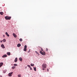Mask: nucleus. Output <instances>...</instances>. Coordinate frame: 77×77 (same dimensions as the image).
I'll use <instances>...</instances> for the list:
<instances>
[{"label": "nucleus", "instance_id": "nucleus-1", "mask_svg": "<svg viewBox=\"0 0 77 77\" xmlns=\"http://www.w3.org/2000/svg\"><path fill=\"white\" fill-rule=\"evenodd\" d=\"M47 68V65L46 64L43 63L42 66V70H45V69Z\"/></svg>", "mask_w": 77, "mask_h": 77}, {"label": "nucleus", "instance_id": "nucleus-2", "mask_svg": "<svg viewBox=\"0 0 77 77\" xmlns=\"http://www.w3.org/2000/svg\"><path fill=\"white\" fill-rule=\"evenodd\" d=\"M11 17H9L8 16H5V19H6L7 20H10L11 19Z\"/></svg>", "mask_w": 77, "mask_h": 77}, {"label": "nucleus", "instance_id": "nucleus-3", "mask_svg": "<svg viewBox=\"0 0 77 77\" xmlns=\"http://www.w3.org/2000/svg\"><path fill=\"white\" fill-rule=\"evenodd\" d=\"M40 54H42V55H45V52H44V51H43V52L42 51H40Z\"/></svg>", "mask_w": 77, "mask_h": 77}, {"label": "nucleus", "instance_id": "nucleus-4", "mask_svg": "<svg viewBox=\"0 0 77 77\" xmlns=\"http://www.w3.org/2000/svg\"><path fill=\"white\" fill-rule=\"evenodd\" d=\"M26 48H27V46L26 45H25L24 46V48L23 49V51H26Z\"/></svg>", "mask_w": 77, "mask_h": 77}, {"label": "nucleus", "instance_id": "nucleus-5", "mask_svg": "<svg viewBox=\"0 0 77 77\" xmlns=\"http://www.w3.org/2000/svg\"><path fill=\"white\" fill-rule=\"evenodd\" d=\"M1 48H2L3 49H4L5 48V47L4 46V44H2L1 45Z\"/></svg>", "mask_w": 77, "mask_h": 77}, {"label": "nucleus", "instance_id": "nucleus-6", "mask_svg": "<svg viewBox=\"0 0 77 77\" xmlns=\"http://www.w3.org/2000/svg\"><path fill=\"white\" fill-rule=\"evenodd\" d=\"M13 36H14V37H15V38H16L17 37V35L14 33H13Z\"/></svg>", "mask_w": 77, "mask_h": 77}, {"label": "nucleus", "instance_id": "nucleus-7", "mask_svg": "<svg viewBox=\"0 0 77 77\" xmlns=\"http://www.w3.org/2000/svg\"><path fill=\"white\" fill-rule=\"evenodd\" d=\"M13 72H11V73H9L8 76H12L11 75L12 74Z\"/></svg>", "mask_w": 77, "mask_h": 77}, {"label": "nucleus", "instance_id": "nucleus-8", "mask_svg": "<svg viewBox=\"0 0 77 77\" xmlns=\"http://www.w3.org/2000/svg\"><path fill=\"white\" fill-rule=\"evenodd\" d=\"M18 61V58L17 57L15 58L14 61L15 62H17Z\"/></svg>", "mask_w": 77, "mask_h": 77}, {"label": "nucleus", "instance_id": "nucleus-9", "mask_svg": "<svg viewBox=\"0 0 77 77\" xmlns=\"http://www.w3.org/2000/svg\"><path fill=\"white\" fill-rule=\"evenodd\" d=\"M7 57V55L5 54L3 55V56H2V58H5Z\"/></svg>", "mask_w": 77, "mask_h": 77}, {"label": "nucleus", "instance_id": "nucleus-10", "mask_svg": "<svg viewBox=\"0 0 77 77\" xmlns=\"http://www.w3.org/2000/svg\"><path fill=\"white\" fill-rule=\"evenodd\" d=\"M21 46V45L20 44H18L17 45V47H20Z\"/></svg>", "mask_w": 77, "mask_h": 77}, {"label": "nucleus", "instance_id": "nucleus-11", "mask_svg": "<svg viewBox=\"0 0 77 77\" xmlns=\"http://www.w3.org/2000/svg\"><path fill=\"white\" fill-rule=\"evenodd\" d=\"M5 34H6V35H7V36L8 37L9 36V34H8L7 32H5Z\"/></svg>", "mask_w": 77, "mask_h": 77}, {"label": "nucleus", "instance_id": "nucleus-12", "mask_svg": "<svg viewBox=\"0 0 77 77\" xmlns=\"http://www.w3.org/2000/svg\"><path fill=\"white\" fill-rule=\"evenodd\" d=\"M3 65V63H0V68H1V66H2Z\"/></svg>", "mask_w": 77, "mask_h": 77}, {"label": "nucleus", "instance_id": "nucleus-13", "mask_svg": "<svg viewBox=\"0 0 77 77\" xmlns=\"http://www.w3.org/2000/svg\"><path fill=\"white\" fill-rule=\"evenodd\" d=\"M11 53L10 52H7V54L8 55L10 56V55Z\"/></svg>", "mask_w": 77, "mask_h": 77}, {"label": "nucleus", "instance_id": "nucleus-14", "mask_svg": "<svg viewBox=\"0 0 77 77\" xmlns=\"http://www.w3.org/2000/svg\"><path fill=\"white\" fill-rule=\"evenodd\" d=\"M19 60L21 61H22V57H20L19 58Z\"/></svg>", "mask_w": 77, "mask_h": 77}, {"label": "nucleus", "instance_id": "nucleus-15", "mask_svg": "<svg viewBox=\"0 0 77 77\" xmlns=\"http://www.w3.org/2000/svg\"><path fill=\"white\" fill-rule=\"evenodd\" d=\"M3 14L4 13L3 12H0V14H1V15H3Z\"/></svg>", "mask_w": 77, "mask_h": 77}, {"label": "nucleus", "instance_id": "nucleus-16", "mask_svg": "<svg viewBox=\"0 0 77 77\" xmlns=\"http://www.w3.org/2000/svg\"><path fill=\"white\" fill-rule=\"evenodd\" d=\"M2 41H3V42H6V39H3V40H2Z\"/></svg>", "mask_w": 77, "mask_h": 77}, {"label": "nucleus", "instance_id": "nucleus-17", "mask_svg": "<svg viewBox=\"0 0 77 77\" xmlns=\"http://www.w3.org/2000/svg\"><path fill=\"white\" fill-rule=\"evenodd\" d=\"M15 67H16V66H13L12 67V69H15Z\"/></svg>", "mask_w": 77, "mask_h": 77}, {"label": "nucleus", "instance_id": "nucleus-18", "mask_svg": "<svg viewBox=\"0 0 77 77\" xmlns=\"http://www.w3.org/2000/svg\"><path fill=\"white\" fill-rule=\"evenodd\" d=\"M33 68H34V71H36V67H34Z\"/></svg>", "mask_w": 77, "mask_h": 77}, {"label": "nucleus", "instance_id": "nucleus-19", "mask_svg": "<svg viewBox=\"0 0 77 77\" xmlns=\"http://www.w3.org/2000/svg\"><path fill=\"white\" fill-rule=\"evenodd\" d=\"M30 66H34V64H32V63H31V64H30Z\"/></svg>", "mask_w": 77, "mask_h": 77}, {"label": "nucleus", "instance_id": "nucleus-20", "mask_svg": "<svg viewBox=\"0 0 77 77\" xmlns=\"http://www.w3.org/2000/svg\"><path fill=\"white\" fill-rule=\"evenodd\" d=\"M19 41L21 42H22V41H23V39L22 38H20L19 39Z\"/></svg>", "mask_w": 77, "mask_h": 77}, {"label": "nucleus", "instance_id": "nucleus-21", "mask_svg": "<svg viewBox=\"0 0 77 77\" xmlns=\"http://www.w3.org/2000/svg\"><path fill=\"white\" fill-rule=\"evenodd\" d=\"M14 66H18V65L17 64H14Z\"/></svg>", "mask_w": 77, "mask_h": 77}, {"label": "nucleus", "instance_id": "nucleus-22", "mask_svg": "<svg viewBox=\"0 0 77 77\" xmlns=\"http://www.w3.org/2000/svg\"><path fill=\"white\" fill-rule=\"evenodd\" d=\"M48 48H46V51H48Z\"/></svg>", "mask_w": 77, "mask_h": 77}, {"label": "nucleus", "instance_id": "nucleus-23", "mask_svg": "<svg viewBox=\"0 0 77 77\" xmlns=\"http://www.w3.org/2000/svg\"><path fill=\"white\" fill-rule=\"evenodd\" d=\"M41 51H43V48H41Z\"/></svg>", "mask_w": 77, "mask_h": 77}, {"label": "nucleus", "instance_id": "nucleus-24", "mask_svg": "<svg viewBox=\"0 0 77 77\" xmlns=\"http://www.w3.org/2000/svg\"><path fill=\"white\" fill-rule=\"evenodd\" d=\"M28 66L29 68H31L30 66V65H28Z\"/></svg>", "mask_w": 77, "mask_h": 77}, {"label": "nucleus", "instance_id": "nucleus-25", "mask_svg": "<svg viewBox=\"0 0 77 77\" xmlns=\"http://www.w3.org/2000/svg\"><path fill=\"white\" fill-rule=\"evenodd\" d=\"M18 77H20L21 76L20 75H18Z\"/></svg>", "mask_w": 77, "mask_h": 77}, {"label": "nucleus", "instance_id": "nucleus-26", "mask_svg": "<svg viewBox=\"0 0 77 77\" xmlns=\"http://www.w3.org/2000/svg\"><path fill=\"white\" fill-rule=\"evenodd\" d=\"M29 68H30V69L31 70H32V69L31 67H29Z\"/></svg>", "mask_w": 77, "mask_h": 77}, {"label": "nucleus", "instance_id": "nucleus-27", "mask_svg": "<svg viewBox=\"0 0 77 77\" xmlns=\"http://www.w3.org/2000/svg\"><path fill=\"white\" fill-rule=\"evenodd\" d=\"M2 42H3L2 41H1L0 42H1V43H2Z\"/></svg>", "mask_w": 77, "mask_h": 77}, {"label": "nucleus", "instance_id": "nucleus-28", "mask_svg": "<svg viewBox=\"0 0 77 77\" xmlns=\"http://www.w3.org/2000/svg\"><path fill=\"white\" fill-rule=\"evenodd\" d=\"M3 36L4 37H5V35H3Z\"/></svg>", "mask_w": 77, "mask_h": 77}, {"label": "nucleus", "instance_id": "nucleus-29", "mask_svg": "<svg viewBox=\"0 0 77 77\" xmlns=\"http://www.w3.org/2000/svg\"><path fill=\"white\" fill-rule=\"evenodd\" d=\"M35 52H36V53H38L36 51H35Z\"/></svg>", "mask_w": 77, "mask_h": 77}, {"label": "nucleus", "instance_id": "nucleus-30", "mask_svg": "<svg viewBox=\"0 0 77 77\" xmlns=\"http://www.w3.org/2000/svg\"><path fill=\"white\" fill-rule=\"evenodd\" d=\"M48 69V70H48V71H49V70H48V69Z\"/></svg>", "mask_w": 77, "mask_h": 77}, {"label": "nucleus", "instance_id": "nucleus-31", "mask_svg": "<svg viewBox=\"0 0 77 77\" xmlns=\"http://www.w3.org/2000/svg\"><path fill=\"white\" fill-rule=\"evenodd\" d=\"M0 77H2V75H0Z\"/></svg>", "mask_w": 77, "mask_h": 77}, {"label": "nucleus", "instance_id": "nucleus-32", "mask_svg": "<svg viewBox=\"0 0 77 77\" xmlns=\"http://www.w3.org/2000/svg\"><path fill=\"white\" fill-rule=\"evenodd\" d=\"M29 52H28V53H29Z\"/></svg>", "mask_w": 77, "mask_h": 77}]
</instances>
